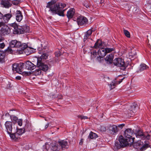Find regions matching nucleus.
<instances>
[{
  "label": "nucleus",
  "instance_id": "c85d7f7f",
  "mask_svg": "<svg viewBox=\"0 0 151 151\" xmlns=\"http://www.w3.org/2000/svg\"><path fill=\"white\" fill-rule=\"evenodd\" d=\"M60 147H61L62 148L67 149L68 147L67 142H58Z\"/></svg>",
  "mask_w": 151,
  "mask_h": 151
},
{
  "label": "nucleus",
  "instance_id": "f3484780",
  "mask_svg": "<svg viewBox=\"0 0 151 151\" xmlns=\"http://www.w3.org/2000/svg\"><path fill=\"white\" fill-rule=\"evenodd\" d=\"M50 145L51 149L53 151L58 150L60 148L58 142H52L50 143Z\"/></svg>",
  "mask_w": 151,
  "mask_h": 151
},
{
  "label": "nucleus",
  "instance_id": "cd10ccee",
  "mask_svg": "<svg viewBox=\"0 0 151 151\" xmlns=\"http://www.w3.org/2000/svg\"><path fill=\"white\" fill-rule=\"evenodd\" d=\"M98 137V135L96 134L91 131L88 136V138L91 139H96Z\"/></svg>",
  "mask_w": 151,
  "mask_h": 151
},
{
  "label": "nucleus",
  "instance_id": "0e129e2a",
  "mask_svg": "<svg viewBox=\"0 0 151 151\" xmlns=\"http://www.w3.org/2000/svg\"><path fill=\"white\" fill-rule=\"evenodd\" d=\"M150 136H151V135H150Z\"/></svg>",
  "mask_w": 151,
  "mask_h": 151
},
{
  "label": "nucleus",
  "instance_id": "864d4df0",
  "mask_svg": "<svg viewBox=\"0 0 151 151\" xmlns=\"http://www.w3.org/2000/svg\"><path fill=\"white\" fill-rule=\"evenodd\" d=\"M3 17V15L0 12V19H2Z\"/></svg>",
  "mask_w": 151,
  "mask_h": 151
},
{
  "label": "nucleus",
  "instance_id": "3c124183",
  "mask_svg": "<svg viewBox=\"0 0 151 151\" xmlns=\"http://www.w3.org/2000/svg\"><path fill=\"white\" fill-rule=\"evenodd\" d=\"M124 125H125V124H122L119 125H118L117 126L118 127H119V128H121V129H122L123 127L124 126Z\"/></svg>",
  "mask_w": 151,
  "mask_h": 151
},
{
  "label": "nucleus",
  "instance_id": "2f4dec72",
  "mask_svg": "<svg viewBox=\"0 0 151 151\" xmlns=\"http://www.w3.org/2000/svg\"><path fill=\"white\" fill-rule=\"evenodd\" d=\"M18 41L16 40H12L11 42L10 43V46L11 47H15L16 44Z\"/></svg>",
  "mask_w": 151,
  "mask_h": 151
},
{
  "label": "nucleus",
  "instance_id": "f704fd0d",
  "mask_svg": "<svg viewBox=\"0 0 151 151\" xmlns=\"http://www.w3.org/2000/svg\"><path fill=\"white\" fill-rule=\"evenodd\" d=\"M34 74L35 76L40 75L42 74L41 70L39 68L38 69H36L34 72Z\"/></svg>",
  "mask_w": 151,
  "mask_h": 151
},
{
  "label": "nucleus",
  "instance_id": "37998d69",
  "mask_svg": "<svg viewBox=\"0 0 151 151\" xmlns=\"http://www.w3.org/2000/svg\"><path fill=\"white\" fill-rule=\"evenodd\" d=\"M17 123L19 125L21 126L22 125V119H19L17 120Z\"/></svg>",
  "mask_w": 151,
  "mask_h": 151
},
{
  "label": "nucleus",
  "instance_id": "79ce46f5",
  "mask_svg": "<svg viewBox=\"0 0 151 151\" xmlns=\"http://www.w3.org/2000/svg\"><path fill=\"white\" fill-rule=\"evenodd\" d=\"M19 3V0H15L12 1V3L14 5H18V4Z\"/></svg>",
  "mask_w": 151,
  "mask_h": 151
},
{
  "label": "nucleus",
  "instance_id": "680f3d73",
  "mask_svg": "<svg viewBox=\"0 0 151 151\" xmlns=\"http://www.w3.org/2000/svg\"><path fill=\"white\" fill-rule=\"evenodd\" d=\"M137 142H139V141H140V140H137Z\"/></svg>",
  "mask_w": 151,
  "mask_h": 151
},
{
  "label": "nucleus",
  "instance_id": "5fc2aeb1",
  "mask_svg": "<svg viewBox=\"0 0 151 151\" xmlns=\"http://www.w3.org/2000/svg\"><path fill=\"white\" fill-rule=\"evenodd\" d=\"M8 50L10 52H13V50L11 48L9 47L8 48Z\"/></svg>",
  "mask_w": 151,
  "mask_h": 151
},
{
  "label": "nucleus",
  "instance_id": "6ab92c4d",
  "mask_svg": "<svg viewBox=\"0 0 151 151\" xmlns=\"http://www.w3.org/2000/svg\"><path fill=\"white\" fill-rule=\"evenodd\" d=\"M16 18L18 22H20L23 18V16L22 12L20 11H17L16 14Z\"/></svg>",
  "mask_w": 151,
  "mask_h": 151
},
{
  "label": "nucleus",
  "instance_id": "0eeeda50",
  "mask_svg": "<svg viewBox=\"0 0 151 151\" xmlns=\"http://www.w3.org/2000/svg\"><path fill=\"white\" fill-rule=\"evenodd\" d=\"M114 64L118 67H121V69L124 70L127 67V65L125 64L124 60L121 58H116L113 61Z\"/></svg>",
  "mask_w": 151,
  "mask_h": 151
},
{
  "label": "nucleus",
  "instance_id": "bf43d9fd",
  "mask_svg": "<svg viewBox=\"0 0 151 151\" xmlns=\"http://www.w3.org/2000/svg\"><path fill=\"white\" fill-rule=\"evenodd\" d=\"M83 142H80V143H79V144H80V145H82V144H83Z\"/></svg>",
  "mask_w": 151,
  "mask_h": 151
},
{
  "label": "nucleus",
  "instance_id": "4c0bfd02",
  "mask_svg": "<svg viewBox=\"0 0 151 151\" xmlns=\"http://www.w3.org/2000/svg\"><path fill=\"white\" fill-rule=\"evenodd\" d=\"M10 117L11 119V120L12 121H14L15 122H16L18 120L17 117L14 116H10Z\"/></svg>",
  "mask_w": 151,
  "mask_h": 151
},
{
  "label": "nucleus",
  "instance_id": "dca6fc26",
  "mask_svg": "<svg viewBox=\"0 0 151 151\" xmlns=\"http://www.w3.org/2000/svg\"><path fill=\"white\" fill-rule=\"evenodd\" d=\"M93 31V30L92 29H90L85 32L83 39L84 42H85L88 39L91 38V35Z\"/></svg>",
  "mask_w": 151,
  "mask_h": 151
},
{
  "label": "nucleus",
  "instance_id": "bb28decb",
  "mask_svg": "<svg viewBox=\"0 0 151 151\" xmlns=\"http://www.w3.org/2000/svg\"><path fill=\"white\" fill-rule=\"evenodd\" d=\"M119 142H128V139L126 138H125L122 135H118L116 139Z\"/></svg>",
  "mask_w": 151,
  "mask_h": 151
},
{
  "label": "nucleus",
  "instance_id": "1a4fd4ad",
  "mask_svg": "<svg viewBox=\"0 0 151 151\" xmlns=\"http://www.w3.org/2000/svg\"><path fill=\"white\" fill-rule=\"evenodd\" d=\"M37 65L39 69L44 71L48 70L49 67L47 64L42 63L40 58H37Z\"/></svg>",
  "mask_w": 151,
  "mask_h": 151
},
{
  "label": "nucleus",
  "instance_id": "393cba45",
  "mask_svg": "<svg viewBox=\"0 0 151 151\" xmlns=\"http://www.w3.org/2000/svg\"><path fill=\"white\" fill-rule=\"evenodd\" d=\"M102 46V42L100 40H97L96 42L95 43L94 47L95 48H101Z\"/></svg>",
  "mask_w": 151,
  "mask_h": 151
},
{
  "label": "nucleus",
  "instance_id": "6e6552de",
  "mask_svg": "<svg viewBox=\"0 0 151 151\" xmlns=\"http://www.w3.org/2000/svg\"><path fill=\"white\" fill-rule=\"evenodd\" d=\"M141 143H143V142H132V144L133 145L134 148L140 150L141 151L145 150L149 146L148 144L143 145Z\"/></svg>",
  "mask_w": 151,
  "mask_h": 151
},
{
  "label": "nucleus",
  "instance_id": "ddd939ff",
  "mask_svg": "<svg viewBox=\"0 0 151 151\" xmlns=\"http://www.w3.org/2000/svg\"><path fill=\"white\" fill-rule=\"evenodd\" d=\"M23 63L26 69L32 70L36 68V65L29 61H28Z\"/></svg>",
  "mask_w": 151,
  "mask_h": 151
},
{
  "label": "nucleus",
  "instance_id": "c03bdc74",
  "mask_svg": "<svg viewBox=\"0 0 151 151\" xmlns=\"http://www.w3.org/2000/svg\"><path fill=\"white\" fill-rule=\"evenodd\" d=\"M103 57H101L99 56L97 58V60L99 62H101L103 60Z\"/></svg>",
  "mask_w": 151,
  "mask_h": 151
},
{
  "label": "nucleus",
  "instance_id": "9b49d317",
  "mask_svg": "<svg viewBox=\"0 0 151 151\" xmlns=\"http://www.w3.org/2000/svg\"><path fill=\"white\" fill-rule=\"evenodd\" d=\"M88 22L87 19L85 17L81 16L77 19V22L78 25H82L86 24Z\"/></svg>",
  "mask_w": 151,
  "mask_h": 151
},
{
  "label": "nucleus",
  "instance_id": "423d86ee",
  "mask_svg": "<svg viewBox=\"0 0 151 151\" xmlns=\"http://www.w3.org/2000/svg\"><path fill=\"white\" fill-rule=\"evenodd\" d=\"M114 50L113 48H104L102 47L99 49L98 53V55L102 57H104L107 53L110 52Z\"/></svg>",
  "mask_w": 151,
  "mask_h": 151
},
{
  "label": "nucleus",
  "instance_id": "2eb2a0df",
  "mask_svg": "<svg viewBox=\"0 0 151 151\" xmlns=\"http://www.w3.org/2000/svg\"><path fill=\"white\" fill-rule=\"evenodd\" d=\"M109 132L112 134H116L119 131L117 126L115 125L110 126L109 128Z\"/></svg>",
  "mask_w": 151,
  "mask_h": 151
},
{
  "label": "nucleus",
  "instance_id": "09e8293b",
  "mask_svg": "<svg viewBox=\"0 0 151 151\" xmlns=\"http://www.w3.org/2000/svg\"><path fill=\"white\" fill-rule=\"evenodd\" d=\"M60 51H58L55 52V56L57 57H58L60 55Z\"/></svg>",
  "mask_w": 151,
  "mask_h": 151
},
{
  "label": "nucleus",
  "instance_id": "8fccbe9b",
  "mask_svg": "<svg viewBox=\"0 0 151 151\" xmlns=\"http://www.w3.org/2000/svg\"><path fill=\"white\" fill-rule=\"evenodd\" d=\"M5 46V45L4 43H0V48L3 49L4 48Z\"/></svg>",
  "mask_w": 151,
  "mask_h": 151
},
{
  "label": "nucleus",
  "instance_id": "72a5a7b5",
  "mask_svg": "<svg viewBox=\"0 0 151 151\" xmlns=\"http://www.w3.org/2000/svg\"><path fill=\"white\" fill-rule=\"evenodd\" d=\"M8 134L9 135L11 138L13 139L16 140L18 138V137H17V134H16V133H10V134Z\"/></svg>",
  "mask_w": 151,
  "mask_h": 151
},
{
  "label": "nucleus",
  "instance_id": "de8ad7c7",
  "mask_svg": "<svg viewBox=\"0 0 151 151\" xmlns=\"http://www.w3.org/2000/svg\"><path fill=\"white\" fill-rule=\"evenodd\" d=\"M5 25V23L4 21L0 22V27L4 26Z\"/></svg>",
  "mask_w": 151,
  "mask_h": 151
},
{
  "label": "nucleus",
  "instance_id": "e2e57ef3",
  "mask_svg": "<svg viewBox=\"0 0 151 151\" xmlns=\"http://www.w3.org/2000/svg\"><path fill=\"white\" fill-rule=\"evenodd\" d=\"M122 81H119V83H120Z\"/></svg>",
  "mask_w": 151,
  "mask_h": 151
},
{
  "label": "nucleus",
  "instance_id": "39448f33",
  "mask_svg": "<svg viewBox=\"0 0 151 151\" xmlns=\"http://www.w3.org/2000/svg\"><path fill=\"white\" fill-rule=\"evenodd\" d=\"M16 47L18 48L17 52L18 54H22L25 52L28 48L27 45L26 43L22 44L20 42L18 41L16 44Z\"/></svg>",
  "mask_w": 151,
  "mask_h": 151
},
{
  "label": "nucleus",
  "instance_id": "b1692460",
  "mask_svg": "<svg viewBox=\"0 0 151 151\" xmlns=\"http://www.w3.org/2000/svg\"><path fill=\"white\" fill-rule=\"evenodd\" d=\"M114 56L113 54H110L108 55L105 58V60L106 61L109 62V63H111L113 59Z\"/></svg>",
  "mask_w": 151,
  "mask_h": 151
},
{
  "label": "nucleus",
  "instance_id": "f8f14e48",
  "mask_svg": "<svg viewBox=\"0 0 151 151\" xmlns=\"http://www.w3.org/2000/svg\"><path fill=\"white\" fill-rule=\"evenodd\" d=\"M6 131L8 134L12 133V123L11 121H6L5 123Z\"/></svg>",
  "mask_w": 151,
  "mask_h": 151
},
{
  "label": "nucleus",
  "instance_id": "20e7f679",
  "mask_svg": "<svg viewBox=\"0 0 151 151\" xmlns=\"http://www.w3.org/2000/svg\"><path fill=\"white\" fill-rule=\"evenodd\" d=\"M135 135L137 138L141 139L143 140H148L150 139V135L147 132L144 133L141 130L137 131Z\"/></svg>",
  "mask_w": 151,
  "mask_h": 151
},
{
  "label": "nucleus",
  "instance_id": "e433bc0d",
  "mask_svg": "<svg viewBox=\"0 0 151 151\" xmlns=\"http://www.w3.org/2000/svg\"><path fill=\"white\" fill-rule=\"evenodd\" d=\"M116 83L115 80L112 81L109 85L110 87V90L114 88L116 86Z\"/></svg>",
  "mask_w": 151,
  "mask_h": 151
},
{
  "label": "nucleus",
  "instance_id": "a19ab883",
  "mask_svg": "<svg viewBox=\"0 0 151 151\" xmlns=\"http://www.w3.org/2000/svg\"><path fill=\"white\" fill-rule=\"evenodd\" d=\"M78 117L80 118L81 119H88V117L87 116H84L81 115H78Z\"/></svg>",
  "mask_w": 151,
  "mask_h": 151
},
{
  "label": "nucleus",
  "instance_id": "49530a36",
  "mask_svg": "<svg viewBox=\"0 0 151 151\" xmlns=\"http://www.w3.org/2000/svg\"><path fill=\"white\" fill-rule=\"evenodd\" d=\"M83 5L86 8H88L89 7V5L87 2L84 3L83 4Z\"/></svg>",
  "mask_w": 151,
  "mask_h": 151
},
{
  "label": "nucleus",
  "instance_id": "f257e3e1",
  "mask_svg": "<svg viewBox=\"0 0 151 151\" xmlns=\"http://www.w3.org/2000/svg\"><path fill=\"white\" fill-rule=\"evenodd\" d=\"M55 3L53 1H51L47 4L46 7L50 9L49 11L52 15L57 14L60 16H64L65 10L63 9L66 6V4L62 3Z\"/></svg>",
  "mask_w": 151,
  "mask_h": 151
},
{
  "label": "nucleus",
  "instance_id": "7ed1b4c3",
  "mask_svg": "<svg viewBox=\"0 0 151 151\" xmlns=\"http://www.w3.org/2000/svg\"><path fill=\"white\" fill-rule=\"evenodd\" d=\"M9 25L14 28L15 32L17 34H23L24 32H29V27L25 26L22 29L18 28L17 24L15 23L10 24Z\"/></svg>",
  "mask_w": 151,
  "mask_h": 151
},
{
  "label": "nucleus",
  "instance_id": "ea45409f",
  "mask_svg": "<svg viewBox=\"0 0 151 151\" xmlns=\"http://www.w3.org/2000/svg\"><path fill=\"white\" fill-rule=\"evenodd\" d=\"M44 147L45 146H44ZM45 148L47 150H48L49 149V148L50 147L51 148V146L50 144V145L48 144V142H46L45 143Z\"/></svg>",
  "mask_w": 151,
  "mask_h": 151
},
{
  "label": "nucleus",
  "instance_id": "4be33fe9",
  "mask_svg": "<svg viewBox=\"0 0 151 151\" xmlns=\"http://www.w3.org/2000/svg\"><path fill=\"white\" fill-rule=\"evenodd\" d=\"M1 4L3 5L4 7L6 8H8L11 6L12 5V4L8 0H2L1 2Z\"/></svg>",
  "mask_w": 151,
  "mask_h": 151
},
{
  "label": "nucleus",
  "instance_id": "4d7b16f0",
  "mask_svg": "<svg viewBox=\"0 0 151 151\" xmlns=\"http://www.w3.org/2000/svg\"><path fill=\"white\" fill-rule=\"evenodd\" d=\"M104 1V0H101L100 3H103Z\"/></svg>",
  "mask_w": 151,
  "mask_h": 151
},
{
  "label": "nucleus",
  "instance_id": "5701e85b",
  "mask_svg": "<svg viewBox=\"0 0 151 151\" xmlns=\"http://www.w3.org/2000/svg\"><path fill=\"white\" fill-rule=\"evenodd\" d=\"M0 31L2 34L5 35L9 33L10 29L8 27H6L5 28L4 27H2L0 30Z\"/></svg>",
  "mask_w": 151,
  "mask_h": 151
},
{
  "label": "nucleus",
  "instance_id": "a878e982",
  "mask_svg": "<svg viewBox=\"0 0 151 151\" xmlns=\"http://www.w3.org/2000/svg\"><path fill=\"white\" fill-rule=\"evenodd\" d=\"M136 54V50L134 49H132L129 53V56L130 58H132L135 57Z\"/></svg>",
  "mask_w": 151,
  "mask_h": 151
},
{
  "label": "nucleus",
  "instance_id": "7c9ffc66",
  "mask_svg": "<svg viewBox=\"0 0 151 151\" xmlns=\"http://www.w3.org/2000/svg\"><path fill=\"white\" fill-rule=\"evenodd\" d=\"M148 68V66L145 64H142L140 65L139 67V72H141L145 70L146 69Z\"/></svg>",
  "mask_w": 151,
  "mask_h": 151
},
{
  "label": "nucleus",
  "instance_id": "6e6d98bb",
  "mask_svg": "<svg viewBox=\"0 0 151 151\" xmlns=\"http://www.w3.org/2000/svg\"><path fill=\"white\" fill-rule=\"evenodd\" d=\"M49 125V124L48 123L47 124L45 125V129H46V128H47L48 127Z\"/></svg>",
  "mask_w": 151,
  "mask_h": 151
},
{
  "label": "nucleus",
  "instance_id": "13d9d810",
  "mask_svg": "<svg viewBox=\"0 0 151 151\" xmlns=\"http://www.w3.org/2000/svg\"><path fill=\"white\" fill-rule=\"evenodd\" d=\"M2 40V38L0 36V42Z\"/></svg>",
  "mask_w": 151,
  "mask_h": 151
},
{
  "label": "nucleus",
  "instance_id": "473e14b6",
  "mask_svg": "<svg viewBox=\"0 0 151 151\" xmlns=\"http://www.w3.org/2000/svg\"><path fill=\"white\" fill-rule=\"evenodd\" d=\"M24 129H17L16 133L17 135H21L24 132Z\"/></svg>",
  "mask_w": 151,
  "mask_h": 151
},
{
  "label": "nucleus",
  "instance_id": "4468645a",
  "mask_svg": "<svg viewBox=\"0 0 151 151\" xmlns=\"http://www.w3.org/2000/svg\"><path fill=\"white\" fill-rule=\"evenodd\" d=\"M129 145L128 142H115L114 147L116 149L123 148Z\"/></svg>",
  "mask_w": 151,
  "mask_h": 151
},
{
  "label": "nucleus",
  "instance_id": "052dcab7",
  "mask_svg": "<svg viewBox=\"0 0 151 151\" xmlns=\"http://www.w3.org/2000/svg\"><path fill=\"white\" fill-rule=\"evenodd\" d=\"M96 54V52H93V55H94L95 54Z\"/></svg>",
  "mask_w": 151,
  "mask_h": 151
},
{
  "label": "nucleus",
  "instance_id": "a18cd8bd",
  "mask_svg": "<svg viewBox=\"0 0 151 151\" xmlns=\"http://www.w3.org/2000/svg\"><path fill=\"white\" fill-rule=\"evenodd\" d=\"M46 141H55V142H62V141L63 140H61L60 139H58V140L53 139V140H52L48 138V139H47V140H46Z\"/></svg>",
  "mask_w": 151,
  "mask_h": 151
},
{
  "label": "nucleus",
  "instance_id": "c9c22d12",
  "mask_svg": "<svg viewBox=\"0 0 151 151\" xmlns=\"http://www.w3.org/2000/svg\"><path fill=\"white\" fill-rule=\"evenodd\" d=\"M48 56V54L47 53H43L41 56V57L40 58H40L41 60L42 59H46L47 58Z\"/></svg>",
  "mask_w": 151,
  "mask_h": 151
},
{
  "label": "nucleus",
  "instance_id": "58836bf2",
  "mask_svg": "<svg viewBox=\"0 0 151 151\" xmlns=\"http://www.w3.org/2000/svg\"><path fill=\"white\" fill-rule=\"evenodd\" d=\"M124 33L125 35L127 37L129 38L130 37V34L129 32L128 31L125 30H124Z\"/></svg>",
  "mask_w": 151,
  "mask_h": 151
},
{
  "label": "nucleus",
  "instance_id": "f03ea898",
  "mask_svg": "<svg viewBox=\"0 0 151 151\" xmlns=\"http://www.w3.org/2000/svg\"><path fill=\"white\" fill-rule=\"evenodd\" d=\"M24 64L20 63H14L12 65V69L13 71L22 74L23 76H28L31 74V73L29 72L24 71Z\"/></svg>",
  "mask_w": 151,
  "mask_h": 151
},
{
  "label": "nucleus",
  "instance_id": "c756f323",
  "mask_svg": "<svg viewBox=\"0 0 151 151\" xmlns=\"http://www.w3.org/2000/svg\"><path fill=\"white\" fill-rule=\"evenodd\" d=\"M5 53L3 51L0 50V62H3L5 57Z\"/></svg>",
  "mask_w": 151,
  "mask_h": 151
},
{
  "label": "nucleus",
  "instance_id": "9d476101",
  "mask_svg": "<svg viewBox=\"0 0 151 151\" xmlns=\"http://www.w3.org/2000/svg\"><path fill=\"white\" fill-rule=\"evenodd\" d=\"M133 131L130 129H127L124 131V136L128 141H132L134 142L135 138L132 136L133 133Z\"/></svg>",
  "mask_w": 151,
  "mask_h": 151
},
{
  "label": "nucleus",
  "instance_id": "603ef678",
  "mask_svg": "<svg viewBox=\"0 0 151 151\" xmlns=\"http://www.w3.org/2000/svg\"><path fill=\"white\" fill-rule=\"evenodd\" d=\"M15 78L17 80H21V78L20 76H17Z\"/></svg>",
  "mask_w": 151,
  "mask_h": 151
},
{
  "label": "nucleus",
  "instance_id": "a211bd4d",
  "mask_svg": "<svg viewBox=\"0 0 151 151\" xmlns=\"http://www.w3.org/2000/svg\"><path fill=\"white\" fill-rule=\"evenodd\" d=\"M137 106V104H136L134 103L129 107V110L131 114L135 113L136 111V108Z\"/></svg>",
  "mask_w": 151,
  "mask_h": 151
},
{
  "label": "nucleus",
  "instance_id": "aec40b11",
  "mask_svg": "<svg viewBox=\"0 0 151 151\" xmlns=\"http://www.w3.org/2000/svg\"><path fill=\"white\" fill-rule=\"evenodd\" d=\"M12 15L11 14L8 13L3 15L2 18L4 22L6 23H7L12 17Z\"/></svg>",
  "mask_w": 151,
  "mask_h": 151
},
{
  "label": "nucleus",
  "instance_id": "412c9836",
  "mask_svg": "<svg viewBox=\"0 0 151 151\" xmlns=\"http://www.w3.org/2000/svg\"><path fill=\"white\" fill-rule=\"evenodd\" d=\"M75 13V10L73 8H70L67 14V17L68 18H72L74 16Z\"/></svg>",
  "mask_w": 151,
  "mask_h": 151
}]
</instances>
